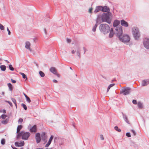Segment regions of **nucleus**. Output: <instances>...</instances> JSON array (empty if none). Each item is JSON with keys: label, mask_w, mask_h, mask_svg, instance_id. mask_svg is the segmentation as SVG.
<instances>
[{"label": "nucleus", "mask_w": 149, "mask_h": 149, "mask_svg": "<svg viewBox=\"0 0 149 149\" xmlns=\"http://www.w3.org/2000/svg\"><path fill=\"white\" fill-rule=\"evenodd\" d=\"M115 130L116 131L120 132L121 131V130L120 129H119L118 126H116L114 127Z\"/></svg>", "instance_id": "obj_30"}, {"label": "nucleus", "mask_w": 149, "mask_h": 149, "mask_svg": "<svg viewBox=\"0 0 149 149\" xmlns=\"http://www.w3.org/2000/svg\"><path fill=\"white\" fill-rule=\"evenodd\" d=\"M126 135L128 137H130L131 136L130 132H127L126 133Z\"/></svg>", "instance_id": "obj_43"}, {"label": "nucleus", "mask_w": 149, "mask_h": 149, "mask_svg": "<svg viewBox=\"0 0 149 149\" xmlns=\"http://www.w3.org/2000/svg\"><path fill=\"white\" fill-rule=\"evenodd\" d=\"M0 29L1 30H4V26L0 23Z\"/></svg>", "instance_id": "obj_39"}, {"label": "nucleus", "mask_w": 149, "mask_h": 149, "mask_svg": "<svg viewBox=\"0 0 149 149\" xmlns=\"http://www.w3.org/2000/svg\"><path fill=\"white\" fill-rule=\"evenodd\" d=\"M41 137L42 140L43 141H45L46 139V137L45 136V133L44 132H42L41 134Z\"/></svg>", "instance_id": "obj_22"}, {"label": "nucleus", "mask_w": 149, "mask_h": 149, "mask_svg": "<svg viewBox=\"0 0 149 149\" xmlns=\"http://www.w3.org/2000/svg\"><path fill=\"white\" fill-rule=\"evenodd\" d=\"M131 132H132L134 136H135L136 134V133L135 131L134 130H131Z\"/></svg>", "instance_id": "obj_41"}, {"label": "nucleus", "mask_w": 149, "mask_h": 149, "mask_svg": "<svg viewBox=\"0 0 149 149\" xmlns=\"http://www.w3.org/2000/svg\"><path fill=\"white\" fill-rule=\"evenodd\" d=\"M131 92L130 88L127 87H124L120 92V93H123L124 95H128Z\"/></svg>", "instance_id": "obj_6"}, {"label": "nucleus", "mask_w": 149, "mask_h": 149, "mask_svg": "<svg viewBox=\"0 0 149 149\" xmlns=\"http://www.w3.org/2000/svg\"><path fill=\"white\" fill-rule=\"evenodd\" d=\"M132 103L134 104H137V101L135 100H134L132 101Z\"/></svg>", "instance_id": "obj_44"}, {"label": "nucleus", "mask_w": 149, "mask_h": 149, "mask_svg": "<svg viewBox=\"0 0 149 149\" xmlns=\"http://www.w3.org/2000/svg\"><path fill=\"white\" fill-rule=\"evenodd\" d=\"M23 132V131H21V132H19L18 133H17V134L16 136V138L17 139H18L21 136H22Z\"/></svg>", "instance_id": "obj_20"}, {"label": "nucleus", "mask_w": 149, "mask_h": 149, "mask_svg": "<svg viewBox=\"0 0 149 149\" xmlns=\"http://www.w3.org/2000/svg\"><path fill=\"white\" fill-rule=\"evenodd\" d=\"M5 143V140L4 139H2L1 141V143L2 145H4Z\"/></svg>", "instance_id": "obj_37"}, {"label": "nucleus", "mask_w": 149, "mask_h": 149, "mask_svg": "<svg viewBox=\"0 0 149 149\" xmlns=\"http://www.w3.org/2000/svg\"><path fill=\"white\" fill-rule=\"evenodd\" d=\"M23 121V119L20 118L19 119L18 122V123H21Z\"/></svg>", "instance_id": "obj_36"}, {"label": "nucleus", "mask_w": 149, "mask_h": 149, "mask_svg": "<svg viewBox=\"0 0 149 149\" xmlns=\"http://www.w3.org/2000/svg\"><path fill=\"white\" fill-rule=\"evenodd\" d=\"M13 101V102L14 103V104H15L16 108H17V103H16V101L15 100V99L14 98H12L11 99Z\"/></svg>", "instance_id": "obj_34"}, {"label": "nucleus", "mask_w": 149, "mask_h": 149, "mask_svg": "<svg viewBox=\"0 0 149 149\" xmlns=\"http://www.w3.org/2000/svg\"><path fill=\"white\" fill-rule=\"evenodd\" d=\"M1 117L2 119H4L7 117V116L5 114H2L1 115Z\"/></svg>", "instance_id": "obj_40"}, {"label": "nucleus", "mask_w": 149, "mask_h": 149, "mask_svg": "<svg viewBox=\"0 0 149 149\" xmlns=\"http://www.w3.org/2000/svg\"><path fill=\"white\" fill-rule=\"evenodd\" d=\"M67 41L68 43H70L71 42V40L69 38H67Z\"/></svg>", "instance_id": "obj_48"}, {"label": "nucleus", "mask_w": 149, "mask_h": 149, "mask_svg": "<svg viewBox=\"0 0 149 149\" xmlns=\"http://www.w3.org/2000/svg\"><path fill=\"white\" fill-rule=\"evenodd\" d=\"M111 14L110 12L104 13L101 16V20L102 22H105L110 24L111 22Z\"/></svg>", "instance_id": "obj_1"}, {"label": "nucleus", "mask_w": 149, "mask_h": 149, "mask_svg": "<svg viewBox=\"0 0 149 149\" xmlns=\"http://www.w3.org/2000/svg\"><path fill=\"white\" fill-rule=\"evenodd\" d=\"M20 74L22 76L23 78L25 79L26 78V79H27V78L26 77V75L24 73L20 72Z\"/></svg>", "instance_id": "obj_31"}, {"label": "nucleus", "mask_w": 149, "mask_h": 149, "mask_svg": "<svg viewBox=\"0 0 149 149\" xmlns=\"http://www.w3.org/2000/svg\"><path fill=\"white\" fill-rule=\"evenodd\" d=\"M83 49H84V54L85 53V52H86V49L85 48V47H83Z\"/></svg>", "instance_id": "obj_60"}, {"label": "nucleus", "mask_w": 149, "mask_h": 149, "mask_svg": "<svg viewBox=\"0 0 149 149\" xmlns=\"http://www.w3.org/2000/svg\"><path fill=\"white\" fill-rule=\"evenodd\" d=\"M57 138L56 137H55L54 138V142H56V140L57 139Z\"/></svg>", "instance_id": "obj_58"}, {"label": "nucleus", "mask_w": 149, "mask_h": 149, "mask_svg": "<svg viewBox=\"0 0 149 149\" xmlns=\"http://www.w3.org/2000/svg\"><path fill=\"white\" fill-rule=\"evenodd\" d=\"M30 135V134L29 132H23L22 139L23 140H26L28 139Z\"/></svg>", "instance_id": "obj_8"}, {"label": "nucleus", "mask_w": 149, "mask_h": 149, "mask_svg": "<svg viewBox=\"0 0 149 149\" xmlns=\"http://www.w3.org/2000/svg\"><path fill=\"white\" fill-rule=\"evenodd\" d=\"M50 144V143H49L47 142V143L46 144V145L45 146V147H48L49 145Z\"/></svg>", "instance_id": "obj_50"}, {"label": "nucleus", "mask_w": 149, "mask_h": 149, "mask_svg": "<svg viewBox=\"0 0 149 149\" xmlns=\"http://www.w3.org/2000/svg\"><path fill=\"white\" fill-rule=\"evenodd\" d=\"M100 138L102 140H103L104 139V138L103 137V136L102 135H101L100 136Z\"/></svg>", "instance_id": "obj_51"}, {"label": "nucleus", "mask_w": 149, "mask_h": 149, "mask_svg": "<svg viewBox=\"0 0 149 149\" xmlns=\"http://www.w3.org/2000/svg\"><path fill=\"white\" fill-rule=\"evenodd\" d=\"M110 32H113V28H111L110 29Z\"/></svg>", "instance_id": "obj_54"}, {"label": "nucleus", "mask_w": 149, "mask_h": 149, "mask_svg": "<svg viewBox=\"0 0 149 149\" xmlns=\"http://www.w3.org/2000/svg\"><path fill=\"white\" fill-rule=\"evenodd\" d=\"M110 88L109 87V86L108 87L107 89V92H108V91H109Z\"/></svg>", "instance_id": "obj_56"}, {"label": "nucleus", "mask_w": 149, "mask_h": 149, "mask_svg": "<svg viewBox=\"0 0 149 149\" xmlns=\"http://www.w3.org/2000/svg\"><path fill=\"white\" fill-rule=\"evenodd\" d=\"M7 31H8V34L9 35H10V34L11 32H10V31L9 29H8V27L7 28Z\"/></svg>", "instance_id": "obj_46"}, {"label": "nucleus", "mask_w": 149, "mask_h": 149, "mask_svg": "<svg viewBox=\"0 0 149 149\" xmlns=\"http://www.w3.org/2000/svg\"><path fill=\"white\" fill-rule=\"evenodd\" d=\"M8 119H6L5 120L2 121L1 123L3 124H6L8 123Z\"/></svg>", "instance_id": "obj_28"}, {"label": "nucleus", "mask_w": 149, "mask_h": 149, "mask_svg": "<svg viewBox=\"0 0 149 149\" xmlns=\"http://www.w3.org/2000/svg\"><path fill=\"white\" fill-rule=\"evenodd\" d=\"M9 69L11 71H14V68L11 65H9Z\"/></svg>", "instance_id": "obj_35"}, {"label": "nucleus", "mask_w": 149, "mask_h": 149, "mask_svg": "<svg viewBox=\"0 0 149 149\" xmlns=\"http://www.w3.org/2000/svg\"><path fill=\"white\" fill-rule=\"evenodd\" d=\"M123 115V118L125 121L128 124H130V123L128 121L127 116L124 114L123 112H122Z\"/></svg>", "instance_id": "obj_13"}, {"label": "nucleus", "mask_w": 149, "mask_h": 149, "mask_svg": "<svg viewBox=\"0 0 149 149\" xmlns=\"http://www.w3.org/2000/svg\"><path fill=\"white\" fill-rule=\"evenodd\" d=\"M121 25L125 27H127L128 26V23L125 21L124 20L122 19L120 21Z\"/></svg>", "instance_id": "obj_12"}, {"label": "nucleus", "mask_w": 149, "mask_h": 149, "mask_svg": "<svg viewBox=\"0 0 149 149\" xmlns=\"http://www.w3.org/2000/svg\"><path fill=\"white\" fill-rule=\"evenodd\" d=\"M98 23V18H97L96 20V23L95 25L92 29V31L93 32H95L96 31V28L97 27V24Z\"/></svg>", "instance_id": "obj_21"}, {"label": "nucleus", "mask_w": 149, "mask_h": 149, "mask_svg": "<svg viewBox=\"0 0 149 149\" xmlns=\"http://www.w3.org/2000/svg\"><path fill=\"white\" fill-rule=\"evenodd\" d=\"M102 11V6H98L96 7L95 10L94 12L95 13H97V12Z\"/></svg>", "instance_id": "obj_16"}, {"label": "nucleus", "mask_w": 149, "mask_h": 149, "mask_svg": "<svg viewBox=\"0 0 149 149\" xmlns=\"http://www.w3.org/2000/svg\"><path fill=\"white\" fill-rule=\"evenodd\" d=\"M132 33L135 39L138 40L140 36L139 29L136 27L133 28L132 29Z\"/></svg>", "instance_id": "obj_3"}, {"label": "nucleus", "mask_w": 149, "mask_h": 149, "mask_svg": "<svg viewBox=\"0 0 149 149\" xmlns=\"http://www.w3.org/2000/svg\"><path fill=\"white\" fill-rule=\"evenodd\" d=\"M1 70L2 71H5L6 69V66L4 65H1L0 66Z\"/></svg>", "instance_id": "obj_26"}, {"label": "nucleus", "mask_w": 149, "mask_h": 149, "mask_svg": "<svg viewBox=\"0 0 149 149\" xmlns=\"http://www.w3.org/2000/svg\"><path fill=\"white\" fill-rule=\"evenodd\" d=\"M55 74L58 77H60V75H59V74H58L57 73V72L56 73V74Z\"/></svg>", "instance_id": "obj_55"}, {"label": "nucleus", "mask_w": 149, "mask_h": 149, "mask_svg": "<svg viewBox=\"0 0 149 149\" xmlns=\"http://www.w3.org/2000/svg\"><path fill=\"white\" fill-rule=\"evenodd\" d=\"M36 149H44L43 148H37Z\"/></svg>", "instance_id": "obj_64"}, {"label": "nucleus", "mask_w": 149, "mask_h": 149, "mask_svg": "<svg viewBox=\"0 0 149 149\" xmlns=\"http://www.w3.org/2000/svg\"><path fill=\"white\" fill-rule=\"evenodd\" d=\"M93 10V8H90L89 9V12L90 13H92V10Z\"/></svg>", "instance_id": "obj_49"}, {"label": "nucleus", "mask_w": 149, "mask_h": 149, "mask_svg": "<svg viewBox=\"0 0 149 149\" xmlns=\"http://www.w3.org/2000/svg\"><path fill=\"white\" fill-rule=\"evenodd\" d=\"M4 61H6L7 63H9V62L7 60H5Z\"/></svg>", "instance_id": "obj_61"}, {"label": "nucleus", "mask_w": 149, "mask_h": 149, "mask_svg": "<svg viewBox=\"0 0 149 149\" xmlns=\"http://www.w3.org/2000/svg\"><path fill=\"white\" fill-rule=\"evenodd\" d=\"M39 73L40 75V76L41 77H43L45 76V74L42 71H40L39 72Z\"/></svg>", "instance_id": "obj_29"}, {"label": "nucleus", "mask_w": 149, "mask_h": 149, "mask_svg": "<svg viewBox=\"0 0 149 149\" xmlns=\"http://www.w3.org/2000/svg\"><path fill=\"white\" fill-rule=\"evenodd\" d=\"M22 125H19L17 128V133H18L21 130L22 128Z\"/></svg>", "instance_id": "obj_23"}, {"label": "nucleus", "mask_w": 149, "mask_h": 149, "mask_svg": "<svg viewBox=\"0 0 149 149\" xmlns=\"http://www.w3.org/2000/svg\"><path fill=\"white\" fill-rule=\"evenodd\" d=\"M114 33L110 32V33L109 35V37L110 38H112L113 35Z\"/></svg>", "instance_id": "obj_38"}, {"label": "nucleus", "mask_w": 149, "mask_h": 149, "mask_svg": "<svg viewBox=\"0 0 149 149\" xmlns=\"http://www.w3.org/2000/svg\"><path fill=\"white\" fill-rule=\"evenodd\" d=\"M24 94L25 97L26 101L29 103H30L31 102V100L29 98V97H28L26 94L24 93Z\"/></svg>", "instance_id": "obj_24"}, {"label": "nucleus", "mask_w": 149, "mask_h": 149, "mask_svg": "<svg viewBox=\"0 0 149 149\" xmlns=\"http://www.w3.org/2000/svg\"><path fill=\"white\" fill-rule=\"evenodd\" d=\"M36 125H34L30 129V131L31 132H36Z\"/></svg>", "instance_id": "obj_17"}, {"label": "nucleus", "mask_w": 149, "mask_h": 149, "mask_svg": "<svg viewBox=\"0 0 149 149\" xmlns=\"http://www.w3.org/2000/svg\"><path fill=\"white\" fill-rule=\"evenodd\" d=\"M114 85H115V84H110L108 86L110 88H111V87L113 86Z\"/></svg>", "instance_id": "obj_47"}, {"label": "nucleus", "mask_w": 149, "mask_h": 149, "mask_svg": "<svg viewBox=\"0 0 149 149\" xmlns=\"http://www.w3.org/2000/svg\"><path fill=\"white\" fill-rule=\"evenodd\" d=\"M11 81L13 83H15L16 82V81L15 80H14L12 79H11Z\"/></svg>", "instance_id": "obj_52"}, {"label": "nucleus", "mask_w": 149, "mask_h": 149, "mask_svg": "<svg viewBox=\"0 0 149 149\" xmlns=\"http://www.w3.org/2000/svg\"><path fill=\"white\" fill-rule=\"evenodd\" d=\"M120 24V21L118 20H115L113 23V26L114 27H116L118 26Z\"/></svg>", "instance_id": "obj_15"}, {"label": "nucleus", "mask_w": 149, "mask_h": 149, "mask_svg": "<svg viewBox=\"0 0 149 149\" xmlns=\"http://www.w3.org/2000/svg\"><path fill=\"white\" fill-rule=\"evenodd\" d=\"M36 139L37 143H39L41 141L40 135L39 133H37L36 134Z\"/></svg>", "instance_id": "obj_10"}, {"label": "nucleus", "mask_w": 149, "mask_h": 149, "mask_svg": "<svg viewBox=\"0 0 149 149\" xmlns=\"http://www.w3.org/2000/svg\"><path fill=\"white\" fill-rule=\"evenodd\" d=\"M114 33L116 34V36L118 38H120V37L123 34L122 26L119 25L118 26L116 27L115 29Z\"/></svg>", "instance_id": "obj_4"}, {"label": "nucleus", "mask_w": 149, "mask_h": 149, "mask_svg": "<svg viewBox=\"0 0 149 149\" xmlns=\"http://www.w3.org/2000/svg\"><path fill=\"white\" fill-rule=\"evenodd\" d=\"M137 105L139 108L142 109L143 108L142 104L141 102H138Z\"/></svg>", "instance_id": "obj_27"}, {"label": "nucleus", "mask_w": 149, "mask_h": 149, "mask_svg": "<svg viewBox=\"0 0 149 149\" xmlns=\"http://www.w3.org/2000/svg\"><path fill=\"white\" fill-rule=\"evenodd\" d=\"M44 31L45 32V34H46L47 32H46V30L45 29H44Z\"/></svg>", "instance_id": "obj_62"}, {"label": "nucleus", "mask_w": 149, "mask_h": 149, "mask_svg": "<svg viewBox=\"0 0 149 149\" xmlns=\"http://www.w3.org/2000/svg\"><path fill=\"white\" fill-rule=\"evenodd\" d=\"M21 106L23 107L24 108V109L25 110H27V107L25 104H24V103H22L21 104Z\"/></svg>", "instance_id": "obj_33"}, {"label": "nucleus", "mask_w": 149, "mask_h": 149, "mask_svg": "<svg viewBox=\"0 0 149 149\" xmlns=\"http://www.w3.org/2000/svg\"><path fill=\"white\" fill-rule=\"evenodd\" d=\"M15 145L16 146L21 147L24 145V141H21L19 142H16L15 143Z\"/></svg>", "instance_id": "obj_9"}, {"label": "nucleus", "mask_w": 149, "mask_h": 149, "mask_svg": "<svg viewBox=\"0 0 149 149\" xmlns=\"http://www.w3.org/2000/svg\"><path fill=\"white\" fill-rule=\"evenodd\" d=\"M143 45L145 47L148 49H149V39L147 38H145L143 40Z\"/></svg>", "instance_id": "obj_7"}, {"label": "nucleus", "mask_w": 149, "mask_h": 149, "mask_svg": "<svg viewBox=\"0 0 149 149\" xmlns=\"http://www.w3.org/2000/svg\"><path fill=\"white\" fill-rule=\"evenodd\" d=\"M53 82L55 83H56L58 82L57 81L56 79H53Z\"/></svg>", "instance_id": "obj_53"}, {"label": "nucleus", "mask_w": 149, "mask_h": 149, "mask_svg": "<svg viewBox=\"0 0 149 149\" xmlns=\"http://www.w3.org/2000/svg\"><path fill=\"white\" fill-rule=\"evenodd\" d=\"M3 112L4 113H6V111L4 109H3Z\"/></svg>", "instance_id": "obj_57"}, {"label": "nucleus", "mask_w": 149, "mask_h": 149, "mask_svg": "<svg viewBox=\"0 0 149 149\" xmlns=\"http://www.w3.org/2000/svg\"><path fill=\"white\" fill-rule=\"evenodd\" d=\"M51 141H50L49 140L48 141V142L49 143L51 144Z\"/></svg>", "instance_id": "obj_63"}, {"label": "nucleus", "mask_w": 149, "mask_h": 149, "mask_svg": "<svg viewBox=\"0 0 149 149\" xmlns=\"http://www.w3.org/2000/svg\"><path fill=\"white\" fill-rule=\"evenodd\" d=\"M79 47H77V56L79 57H80V54L79 52Z\"/></svg>", "instance_id": "obj_32"}, {"label": "nucleus", "mask_w": 149, "mask_h": 149, "mask_svg": "<svg viewBox=\"0 0 149 149\" xmlns=\"http://www.w3.org/2000/svg\"><path fill=\"white\" fill-rule=\"evenodd\" d=\"M8 87L9 90L10 91H12L13 90V86L10 83H8Z\"/></svg>", "instance_id": "obj_25"}, {"label": "nucleus", "mask_w": 149, "mask_h": 149, "mask_svg": "<svg viewBox=\"0 0 149 149\" xmlns=\"http://www.w3.org/2000/svg\"><path fill=\"white\" fill-rule=\"evenodd\" d=\"M149 84V79H147L143 80L141 83V85L144 86L148 85Z\"/></svg>", "instance_id": "obj_11"}, {"label": "nucleus", "mask_w": 149, "mask_h": 149, "mask_svg": "<svg viewBox=\"0 0 149 149\" xmlns=\"http://www.w3.org/2000/svg\"><path fill=\"white\" fill-rule=\"evenodd\" d=\"M31 44L30 42L29 41H27L25 43V47L26 48L31 50L30 48Z\"/></svg>", "instance_id": "obj_18"}, {"label": "nucleus", "mask_w": 149, "mask_h": 149, "mask_svg": "<svg viewBox=\"0 0 149 149\" xmlns=\"http://www.w3.org/2000/svg\"><path fill=\"white\" fill-rule=\"evenodd\" d=\"M99 29L101 33L105 35L109 32L110 27L107 24H103L100 25Z\"/></svg>", "instance_id": "obj_2"}, {"label": "nucleus", "mask_w": 149, "mask_h": 149, "mask_svg": "<svg viewBox=\"0 0 149 149\" xmlns=\"http://www.w3.org/2000/svg\"><path fill=\"white\" fill-rule=\"evenodd\" d=\"M6 102H8L9 103V104L10 105V106L11 107L13 106V104L12 103L8 101H6Z\"/></svg>", "instance_id": "obj_42"}, {"label": "nucleus", "mask_w": 149, "mask_h": 149, "mask_svg": "<svg viewBox=\"0 0 149 149\" xmlns=\"http://www.w3.org/2000/svg\"><path fill=\"white\" fill-rule=\"evenodd\" d=\"M119 38V40L127 44V43L129 42L130 40V37L127 35H123L122 36H120Z\"/></svg>", "instance_id": "obj_5"}, {"label": "nucleus", "mask_w": 149, "mask_h": 149, "mask_svg": "<svg viewBox=\"0 0 149 149\" xmlns=\"http://www.w3.org/2000/svg\"><path fill=\"white\" fill-rule=\"evenodd\" d=\"M102 11L104 12H109L110 9L108 7L106 6H102Z\"/></svg>", "instance_id": "obj_14"}, {"label": "nucleus", "mask_w": 149, "mask_h": 149, "mask_svg": "<svg viewBox=\"0 0 149 149\" xmlns=\"http://www.w3.org/2000/svg\"><path fill=\"white\" fill-rule=\"evenodd\" d=\"M53 138H54V136H53L52 135L50 137V138H49V140L50 141H52L53 139Z\"/></svg>", "instance_id": "obj_45"}, {"label": "nucleus", "mask_w": 149, "mask_h": 149, "mask_svg": "<svg viewBox=\"0 0 149 149\" xmlns=\"http://www.w3.org/2000/svg\"><path fill=\"white\" fill-rule=\"evenodd\" d=\"M75 52V51L74 50H73L72 51V54H74Z\"/></svg>", "instance_id": "obj_59"}, {"label": "nucleus", "mask_w": 149, "mask_h": 149, "mask_svg": "<svg viewBox=\"0 0 149 149\" xmlns=\"http://www.w3.org/2000/svg\"><path fill=\"white\" fill-rule=\"evenodd\" d=\"M49 70L52 73H53L54 74H56V73L57 72L56 70L54 67H51L50 68Z\"/></svg>", "instance_id": "obj_19"}]
</instances>
